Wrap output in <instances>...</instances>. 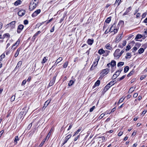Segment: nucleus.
Here are the masks:
<instances>
[{
  "instance_id": "nucleus-36",
  "label": "nucleus",
  "mask_w": 147,
  "mask_h": 147,
  "mask_svg": "<svg viewBox=\"0 0 147 147\" xmlns=\"http://www.w3.org/2000/svg\"><path fill=\"white\" fill-rule=\"evenodd\" d=\"M124 51L123 50H122L118 54V57H117V59L119 58V57L122 54L124 53Z\"/></svg>"
},
{
  "instance_id": "nucleus-25",
  "label": "nucleus",
  "mask_w": 147,
  "mask_h": 147,
  "mask_svg": "<svg viewBox=\"0 0 147 147\" xmlns=\"http://www.w3.org/2000/svg\"><path fill=\"white\" fill-rule=\"evenodd\" d=\"M105 52V51H104L102 49H100L98 51V53L100 55H102Z\"/></svg>"
},
{
  "instance_id": "nucleus-31",
  "label": "nucleus",
  "mask_w": 147,
  "mask_h": 147,
  "mask_svg": "<svg viewBox=\"0 0 147 147\" xmlns=\"http://www.w3.org/2000/svg\"><path fill=\"white\" fill-rule=\"evenodd\" d=\"M144 51V49L143 48H140L138 51V52L139 54H141Z\"/></svg>"
},
{
  "instance_id": "nucleus-59",
  "label": "nucleus",
  "mask_w": 147,
  "mask_h": 147,
  "mask_svg": "<svg viewBox=\"0 0 147 147\" xmlns=\"http://www.w3.org/2000/svg\"><path fill=\"white\" fill-rule=\"evenodd\" d=\"M138 94L137 93H135L133 95V97L135 98L136 97L138 96Z\"/></svg>"
},
{
  "instance_id": "nucleus-60",
  "label": "nucleus",
  "mask_w": 147,
  "mask_h": 147,
  "mask_svg": "<svg viewBox=\"0 0 147 147\" xmlns=\"http://www.w3.org/2000/svg\"><path fill=\"white\" fill-rule=\"evenodd\" d=\"M140 15V13H137L136 15V18H138V17H139Z\"/></svg>"
},
{
  "instance_id": "nucleus-64",
  "label": "nucleus",
  "mask_w": 147,
  "mask_h": 147,
  "mask_svg": "<svg viewBox=\"0 0 147 147\" xmlns=\"http://www.w3.org/2000/svg\"><path fill=\"white\" fill-rule=\"evenodd\" d=\"M3 132H4V131L3 130H1L0 132V138L1 137V136L3 134Z\"/></svg>"
},
{
  "instance_id": "nucleus-44",
  "label": "nucleus",
  "mask_w": 147,
  "mask_h": 147,
  "mask_svg": "<svg viewBox=\"0 0 147 147\" xmlns=\"http://www.w3.org/2000/svg\"><path fill=\"white\" fill-rule=\"evenodd\" d=\"M15 95L12 96L10 99V100L11 102L13 101L15 99Z\"/></svg>"
},
{
  "instance_id": "nucleus-45",
  "label": "nucleus",
  "mask_w": 147,
  "mask_h": 147,
  "mask_svg": "<svg viewBox=\"0 0 147 147\" xmlns=\"http://www.w3.org/2000/svg\"><path fill=\"white\" fill-rule=\"evenodd\" d=\"M118 77L117 76V75L115 74H114L113 76V77L112 78V79L113 80L115 79H116Z\"/></svg>"
},
{
  "instance_id": "nucleus-22",
  "label": "nucleus",
  "mask_w": 147,
  "mask_h": 147,
  "mask_svg": "<svg viewBox=\"0 0 147 147\" xmlns=\"http://www.w3.org/2000/svg\"><path fill=\"white\" fill-rule=\"evenodd\" d=\"M93 42V40H91L90 39H88V43L90 45H91Z\"/></svg>"
},
{
  "instance_id": "nucleus-16",
  "label": "nucleus",
  "mask_w": 147,
  "mask_h": 147,
  "mask_svg": "<svg viewBox=\"0 0 147 147\" xmlns=\"http://www.w3.org/2000/svg\"><path fill=\"white\" fill-rule=\"evenodd\" d=\"M10 35L8 33H6L4 34L3 36V39L5 38H8L10 37Z\"/></svg>"
},
{
  "instance_id": "nucleus-8",
  "label": "nucleus",
  "mask_w": 147,
  "mask_h": 147,
  "mask_svg": "<svg viewBox=\"0 0 147 147\" xmlns=\"http://www.w3.org/2000/svg\"><path fill=\"white\" fill-rule=\"evenodd\" d=\"M25 13V11L24 10H21L19 11L18 13V15L20 16H24Z\"/></svg>"
},
{
  "instance_id": "nucleus-4",
  "label": "nucleus",
  "mask_w": 147,
  "mask_h": 147,
  "mask_svg": "<svg viewBox=\"0 0 147 147\" xmlns=\"http://www.w3.org/2000/svg\"><path fill=\"white\" fill-rule=\"evenodd\" d=\"M16 22L13 21L11 22L10 23L7 25V27L11 28V29H13L15 27V24Z\"/></svg>"
},
{
  "instance_id": "nucleus-54",
  "label": "nucleus",
  "mask_w": 147,
  "mask_h": 147,
  "mask_svg": "<svg viewBox=\"0 0 147 147\" xmlns=\"http://www.w3.org/2000/svg\"><path fill=\"white\" fill-rule=\"evenodd\" d=\"M125 75H123V76L121 78H119V81H121V80H123L125 77Z\"/></svg>"
},
{
  "instance_id": "nucleus-13",
  "label": "nucleus",
  "mask_w": 147,
  "mask_h": 147,
  "mask_svg": "<svg viewBox=\"0 0 147 147\" xmlns=\"http://www.w3.org/2000/svg\"><path fill=\"white\" fill-rule=\"evenodd\" d=\"M55 79H56V77H54L53 79V80L52 81V80L50 81V83L49 84V86H52L55 83Z\"/></svg>"
},
{
  "instance_id": "nucleus-43",
  "label": "nucleus",
  "mask_w": 147,
  "mask_h": 147,
  "mask_svg": "<svg viewBox=\"0 0 147 147\" xmlns=\"http://www.w3.org/2000/svg\"><path fill=\"white\" fill-rule=\"evenodd\" d=\"M115 24H113V25L111 26V27L110 28L109 31L112 32L113 31V28H114V27L113 26Z\"/></svg>"
},
{
  "instance_id": "nucleus-56",
  "label": "nucleus",
  "mask_w": 147,
  "mask_h": 147,
  "mask_svg": "<svg viewBox=\"0 0 147 147\" xmlns=\"http://www.w3.org/2000/svg\"><path fill=\"white\" fill-rule=\"evenodd\" d=\"M125 97L123 98H121L119 100L118 103H120L121 102H122L125 99Z\"/></svg>"
},
{
  "instance_id": "nucleus-51",
  "label": "nucleus",
  "mask_w": 147,
  "mask_h": 147,
  "mask_svg": "<svg viewBox=\"0 0 147 147\" xmlns=\"http://www.w3.org/2000/svg\"><path fill=\"white\" fill-rule=\"evenodd\" d=\"M146 12H145L144 13H143L142 15V18H144L146 16Z\"/></svg>"
},
{
  "instance_id": "nucleus-11",
  "label": "nucleus",
  "mask_w": 147,
  "mask_h": 147,
  "mask_svg": "<svg viewBox=\"0 0 147 147\" xmlns=\"http://www.w3.org/2000/svg\"><path fill=\"white\" fill-rule=\"evenodd\" d=\"M71 135L70 134H69L65 137V139L64 140V142L63 143V145L67 142V140H69V138H71Z\"/></svg>"
},
{
  "instance_id": "nucleus-17",
  "label": "nucleus",
  "mask_w": 147,
  "mask_h": 147,
  "mask_svg": "<svg viewBox=\"0 0 147 147\" xmlns=\"http://www.w3.org/2000/svg\"><path fill=\"white\" fill-rule=\"evenodd\" d=\"M20 49H21V48H19L16 51V52L14 55V56L16 57H17L18 56V55L19 53V52L20 51Z\"/></svg>"
},
{
  "instance_id": "nucleus-62",
  "label": "nucleus",
  "mask_w": 147,
  "mask_h": 147,
  "mask_svg": "<svg viewBox=\"0 0 147 147\" xmlns=\"http://www.w3.org/2000/svg\"><path fill=\"white\" fill-rule=\"evenodd\" d=\"M54 27H54V26L50 30L51 32H53L54 31Z\"/></svg>"
},
{
  "instance_id": "nucleus-41",
  "label": "nucleus",
  "mask_w": 147,
  "mask_h": 147,
  "mask_svg": "<svg viewBox=\"0 0 147 147\" xmlns=\"http://www.w3.org/2000/svg\"><path fill=\"white\" fill-rule=\"evenodd\" d=\"M81 128L79 129L76 132H75L74 135L73 136H75L77 134H78L81 131Z\"/></svg>"
},
{
  "instance_id": "nucleus-21",
  "label": "nucleus",
  "mask_w": 147,
  "mask_h": 147,
  "mask_svg": "<svg viewBox=\"0 0 147 147\" xmlns=\"http://www.w3.org/2000/svg\"><path fill=\"white\" fill-rule=\"evenodd\" d=\"M122 38L121 36H118L117 37L116 39V42H119Z\"/></svg>"
},
{
  "instance_id": "nucleus-20",
  "label": "nucleus",
  "mask_w": 147,
  "mask_h": 147,
  "mask_svg": "<svg viewBox=\"0 0 147 147\" xmlns=\"http://www.w3.org/2000/svg\"><path fill=\"white\" fill-rule=\"evenodd\" d=\"M116 65V62L112 60L111 62V65L112 67H114Z\"/></svg>"
},
{
  "instance_id": "nucleus-33",
  "label": "nucleus",
  "mask_w": 147,
  "mask_h": 147,
  "mask_svg": "<svg viewBox=\"0 0 147 147\" xmlns=\"http://www.w3.org/2000/svg\"><path fill=\"white\" fill-rule=\"evenodd\" d=\"M129 67L128 66H126L124 68V72L126 73L129 70Z\"/></svg>"
},
{
  "instance_id": "nucleus-28",
  "label": "nucleus",
  "mask_w": 147,
  "mask_h": 147,
  "mask_svg": "<svg viewBox=\"0 0 147 147\" xmlns=\"http://www.w3.org/2000/svg\"><path fill=\"white\" fill-rule=\"evenodd\" d=\"M131 57V53H127L126 54V56L125 57L126 59L130 58Z\"/></svg>"
},
{
  "instance_id": "nucleus-38",
  "label": "nucleus",
  "mask_w": 147,
  "mask_h": 147,
  "mask_svg": "<svg viewBox=\"0 0 147 147\" xmlns=\"http://www.w3.org/2000/svg\"><path fill=\"white\" fill-rule=\"evenodd\" d=\"M47 60V59L46 58V57H45L43 59L42 61V64L45 63L46 61Z\"/></svg>"
},
{
  "instance_id": "nucleus-46",
  "label": "nucleus",
  "mask_w": 147,
  "mask_h": 147,
  "mask_svg": "<svg viewBox=\"0 0 147 147\" xmlns=\"http://www.w3.org/2000/svg\"><path fill=\"white\" fill-rule=\"evenodd\" d=\"M5 57V55L4 53H3L0 56V60H1L3 58H4Z\"/></svg>"
},
{
  "instance_id": "nucleus-49",
  "label": "nucleus",
  "mask_w": 147,
  "mask_h": 147,
  "mask_svg": "<svg viewBox=\"0 0 147 147\" xmlns=\"http://www.w3.org/2000/svg\"><path fill=\"white\" fill-rule=\"evenodd\" d=\"M118 31V29H115V28H113V32H114V34H115V33L117 32Z\"/></svg>"
},
{
  "instance_id": "nucleus-14",
  "label": "nucleus",
  "mask_w": 147,
  "mask_h": 147,
  "mask_svg": "<svg viewBox=\"0 0 147 147\" xmlns=\"http://www.w3.org/2000/svg\"><path fill=\"white\" fill-rule=\"evenodd\" d=\"M51 100H49L47 101H46L45 102V104L44 105V106L43 107V108L45 107V108L49 104V103L51 101Z\"/></svg>"
},
{
  "instance_id": "nucleus-26",
  "label": "nucleus",
  "mask_w": 147,
  "mask_h": 147,
  "mask_svg": "<svg viewBox=\"0 0 147 147\" xmlns=\"http://www.w3.org/2000/svg\"><path fill=\"white\" fill-rule=\"evenodd\" d=\"M136 87L134 88L133 87H131L129 89L128 92V93H132L133 92L134 89H135Z\"/></svg>"
},
{
  "instance_id": "nucleus-47",
  "label": "nucleus",
  "mask_w": 147,
  "mask_h": 147,
  "mask_svg": "<svg viewBox=\"0 0 147 147\" xmlns=\"http://www.w3.org/2000/svg\"><path fill=\"white\" fill-rule=\"evenodd\" d=\"M45 141V140H43V141H42V142L40 144V145H39V147H41L44 144Z\"/></svg>"
},
{
  "instance_id": "nucleus-61",
  "label": "nucleus",
  "mask_w": 147,
  "mask_h": 147,
  "mask_svg": "<svg viewBox=\"0 0 147 147\" xmlns=\"http://www.w3.org/2000/svg\"><path fill=\"white\" fill-rule=\"evenodd\" d=\"M115 74H116L117 76H118L120 74V72H119V71H117L115 72Z\"/></svg>"
},
{
  "instance_id": "nucleus-52",
  "label": "nucleus",
  "mask_w": 147,
  "mask_h": 147,
  "mask_svg": "<svg viewBox=\"0 0 147 147\" xmlns=\"http://www.w3.org/2000/svg\"><path fill=\"white\" fill-rule=\"evenodd\" d=\"M95 106H93L90 109V112H92L93 110L95 109Z\"/></svg>"
},
{
  "instance_id": "nucleus-53",
  "label": "nucleus",
  "mask_w": 147,
  "mask_h": 147,
  "mask_svg": "<svg viewBox=\"0 0 147 147\" xmlns=\"http://www.w3.org/2000/svg\"><path fill=\"white\" fill-rule=\"evenodd\" d=\"M131 47L130 45H128L126 47V51H129L130 49H131Z\"/></svg>"
},
{
  "instance_id": "nucleus-48",
  "label": "nucleus",
  "mask_w": 147,
  "mask_h": 147,
  "mask_svg": "<svg viewBox=\"0 0 147 147\" xmlns=\"http://www.w3.org/2000/svg\"><path fill=\"white\" fill-rule=\"evenodd\" d=\"M26 81L25 80H24L22 82V86H24L25 85V84H26Z\"/></svg>"
},
{
  "instance_id": "nucleus-39",
  "label": "nucleus",
  "mask_w": 147,
  "mask_h": 147,
  "mask_svg": "<svg viewBox=\"0 0 147 147\" xmlns=\"http://www.w3.org/2000/svg\"><path fill=\"white\" fill-rule=\"evenodd\" d=\"M134 71L133 70L131 71L130 72V73H129L128 74L127 76L128 77L130 76H131L132 74H134Z\"/></svg>"
},
{
  "instance_id": "nucleus-58",
  "label": "nucleus",
  "mask_w": 147,
  "mask_h": 147,
  "mask_svg": "<svg viewBox=\"0 0 147 147\" xmlns=\"http://www.w3.org/2000/svg\"><path fill=\"white\" fill-rule=\"evenodd\" d=\"M146 76H144V75L142 76L140 78V79L141 80H143V79H144V78H146Z\"/></svg>"
},
{
  "instance_id": "nucleus-29",
  "label": "nucleus",
  "mask_w": 147,
  "mask_h": 147,
  "mask_svg": "<svg viewBox=\"0 0 147 147\" xmlns=\"http://www.w3.org/2000/svg\"><path fill=\"white\" fill-rule=\"evenodd\" d=\"M20 40H19V39H18L14 44L13 45V46L12 47L11 49L13 48V47L16 45H18L20 43Z\"/></svg>"
},
{
  "instance_id": "nucleus-50",
  "label": "nucleus",
  "mask_w": 147,
  "mask_h": 147,
  "mask_svg": "<svg viewBox=\"0 0 147 147\" xmlns=\"http://www.w3.org/2000/svg\"><path fill=\"white\" fill-rule=\"evenodd\" d=\"M68 65V63L67 62H65L63 64V67L65 68L67 67Z\"/></svg>"
},
{
  "instance_id": "nucleus-32",
  "label": "nucleus",
  "mask_w": 147,
  "mask_h": 147,
  "mask_svg": "<svg viewBox=\"0 0 147 147\" xmlns=\"http://www.w3.org/2000/svg\"><path fill=\"white\" fill-rule=\"evenodd\" d=\"M116 82L115 80H113L110 82L109 83H110V86H112L114 84L116 83Z\"/></svg>"
},
{
  "instance_id": "nucleus-37",
  "label": "nucleus",
  "mask_w": 147,
  "mask_h": 147,
  "mask_svg": "<svg viewBox=\"0 0 147 147\" xmlns=\"http://www.w3.org/2000/svg\"><path fill=\"white\" fill-rule=\"evenodd\" d=\"M51 135V133L50 132H49L47 136V137L45 139V140H46L47 139H48L50 137V136Z\"/></svg>"
},
{
  "instance_id": "nucleus-18",
  "label": "nucleus",
  "mask_w": 147,
  "mask_h": 147,
  "mask_svg": "<svg viewBox=\"0 0 147 147\" xmlns=\"http://www.w3.org/2000/svg\"><path fill=\"white\" fill-rule=\"evenodd\" d=\"M100 81L99 80H97L95 83L94 85L93 86V88H94L95 86H98L100 84Z\"/></svg>"
},
{
  "instance_id": "nucleus-23",
  "label": "nucleus",
  "mask_w": 147,
  "mask_h": 147,
  "mask_svg": "<svg viewBox=\"0 0 147 147\" xmlns=\"http://www.w3.org/2000/svg\"><path fill=\"white\" fill-rule=\"evenodd\" d=\"M22 61H19L18 62V63L17 64V65L15 68V69L17 68H19V67H20L22 65Z\"/></svg>"
},
{
  "instance_id": "nucleus-27",
  "label": "nucleus",
  "mask_w": 147,
  "mask_h": 147,
  "mask_svg": "<svg viewBox=\"0 0 147 147\" xmlns=\"http://www.w3.org/2000/svg\"><path fill=\"white\" fill-rule=\"evenodd\" d=\"M124 65V62H120L118 63L117 65L118 67L122 66Z\"/></svg>"
},
{
  "instance_id": "nucleus-5",
  "label": "nucleus",
  "mask_w": 147,
  "mask_h": 147,
  "mask_svg": "<svg viewBox=\"0 0 147 147\" xmlns=\"http://www.w3.org/2000/svg\"><path fill=\"white\" fill-rule=\"evenodd\" d=\"M109 69H106L102 70V72L100 73L101 74V77L102 78L105 75L107 74L109 72Z\"/></svg>"
},
{
  "instance_id": "nucleus-9",
  "label": "nucleus",
  "mask_w": 147,
  "mask_h": 147,
  "mask_svg": "<svg viewBox=\"0 0 147 147\" xmlns=\"http://www.w3.org/2000/svg\"><path fill=\"white\" fill-rule=\"evenodd\" d=\"M112 45H111L109 43H108L106 45L105 47L107 49L111 50L112 49Z\"/></svg>"
},
{
  "instance_id": "nucleus-42",
  "label": "nucleus",
  "mask_w": 147,
  "mask_h": 147,
  "mask_svg": "<svg viewBox=\"0 0 147 147\" xmlns=\"http://www.w3.org/2000/svg\"><path fill=\"white\" fill-rule=\"evenodd\" d=\"M62 60V58L61 57H60L58 58L57 60V61H58L57 64H58Z\"/></svg>"
},
{
  "instance_id": "nucleus-15",
  "label": "nucleus",
  "mask_w": 147,
  "mask_h": 147,
  "mask_svg": "<svg viewBox=\"0 0 147 147\" xmlns=\"http://www.w3.org/2000/svg\"><path fill=\"white\" fill-rule=\"evenodd\" d=\"M111 87V86H110V83H108L105 87L104 90L105 91H107Z\"/></svg>"
},
{
  "instance_id": "nucleus-10",
  "label": "nucleus",
  "mask_w": 147,
  "mask_h": 147,
  "mask_svg": "<svg viewBox=\"0 0 147 147\" xmlns=\"http://www.w3.org/2000/svg\"><path fill=\"white\" fill-rule=\"evenodd\" d=\"M120 51V50L119 49H117L115 50L113 54L114 57L117 58V57H118V55Z\"/></svg>"
},
{
  "instance_id": "nucleus-57",
  "label": "nucleus",
  "mask_w": 147,
  "mask_h": 147,
  "mask_svg": "<svg viewBox=\"0 0 147 147\" xmlns=\"http://www.w3.org/2000/svg\"><path fill=\"white\" fill-rule=\"evenodd\" d=\"M28 23V22L27 20H25L24 21V23L25 25L27 24Z\"/></svg>"
},
{
  "instance_id": "nucleus-35",
  "label": "nucleus",
  "mask_w": 147,
  "mask_h": 147,
  "mask_svg": "<svg viewBox=\"0 0 147 147\" xmlns=\"http://www.w3.org/2000/svg\"><path fill=\"white\" fill-rule=\"evenodd\" d=\"M74 83V81H73V80H70L69 81V83L68 85L69 86H71Z\"/></svg>"
},
{
  "instance_id": "nucleus-24",
  "label": "nucleus",
  "mask_w": 147,
  "mask_h": 147,
  "mask_svg": "<svg viewBox=\"0 0 147 147\" xmlns=\"http://www.w3.org/2000/svg\"><path fill=\"white\" fill-rule=\"evenodd\" d=\"M21 2V1L20 0H17L14 3V4L15 5L17 6L19 4H20Z\"/></svg>"
},
{
  "instance_id": "nucleus-12",
  "label": "nucleus",
  "mask_w": 147,
  "mask_h": 147,
  "mask_svg": "<svg viewBox=\"0 0 147 147\" xmlns=\"http://www.w3.org/2000/svg\"><path fill=\"white\" fill-rule=\"evenodd\" d=\"M131 7L127 8L125 12L123 14V16H125L128 14L129 12L131 10Z\"/></svg>"
},
{
  "instance_id": "nucleus-30",
  "label": "nucleus",
  "mask_w": 147,
  "mask_h": 147,
  "mask_svg": "<svg viewBox=\"0 0 147 147\" xmlns=\"http://www.w3.org/2000/svg\"><path fill=\"white\" fill-rule=\"evenodd\" d=\"M111 17H110L108 18H107V19L106 20L105 22L107 23H109L111 21Z\"/></svg>"
},
{
  "instance_id": "nucleus-63",
  "label": "nucleus",
  "mask_w": 147,
  "mask_h": 147,
  "mask_svg": "<svg viewBox=\"0 0 147 147\" xmlns=\"http://www.w3.org/2000/svg\"><path fill=\"white\" fill-rule=\"evenodd\" d=\"M104 115H105L103 113L99 117L100 118V119H101L104 116Z\"/></svg>"
},
{
  "instance_id": "nucleus-19",
  "label": "nucleus",
  "mask_w": 147,
  "mask_h": 147,
  "mask_svg": "<svg viewBox=\"0 0 147 147\" xmlns=\"http://www.w3.org/2000/svg\"><path fill=\"white\" fill-rule=\"evenodd\" d=\"M19 138L18 136H16L15 137L14 142L15 143V144H17L18 143L17 141L19 140Z\"/></svg>"
},
{
  "instance_id": "nucleus-7",
  "label": "nucleus",
  "mask_w": 147,
  "mask_h": 147,
  "mask_svg": "<svg viewBox=\"0 0 147 147\" xmlns=\"http://www.w3.org/2000/svg\"><path fill=\"white\" fill-rule=\"evenodd\" d=\"M41 11V10L40 9H37L35 11L32 15V16L33 17H34L36 16L39 14Z\"/></svg>"
},
{
  "instance_id": "nucleus-6",
  "label": "nucleus",
  "mask_w": 147,
  "mask_h": 147,
  "mask_svg": "<svg viewBox=\"0 0 147 147\" xmlns=\"http://www.w3.org/2000/svg\"><path fill=\"white\" fill-rule=\"evenodd\" d=\"M24 26L22 24H20L19 25L18 27L17 30V32L18 33H20L23 29L24 28Z\"/></svg>"
},
{
  "instance_id": "nucleus-3",
  "label": "nucleus",
  "mask_w": 147,
  "mask_h": 147,
  "mask_svg": "<svg viewBox=\"0 0 147 147\" xmlns=\"http://www.w3.org/2000/svg\"><path fill=\"white\" fill-rule=\"evenodd\" d=\"M99 60V59H96V60L93 62V64H92L91 67L90 68V70H92L95 69V67L97 65Z\"/></svg>"
},
{
  "instance_id": "nucleus-1",
  "label": "nucleus",
  "mask_w": 147,
  "mask_h": 147,
  "mask_svg": "<svg viewBox=\"0 0 147 147\" xmlns=\"http://www.w3.org/2000/svg\"><path fill=\"white\" fill-rule=\"evenodd\" d=\"M35 1H36V0H32L29 6V10L32 11L36 7L37 4L34 3V2Z\"/></svg>"
},
{
  "instance_id": "nucleus-40",
  "label": "nucleus",
  "mask_w": 147,
  "mask_h": 147,
  "mask_svg": "<svg viewBox=\"0 0 147 147\" xmlns=\"http://www.w3.org/2000/svg\"><path fill=\"white\" fill-rule=\"evenodd\" d=\"M124 24V22L123 21L120 20L119 21L118 24V25H121L122 26Z\"/></svg>"
},
{
  "instance_id": "nucleus-34",
  "label": "nucleus",
  "mask_w": 147,
  "mask_h": 147,
  "mask_svg": "<svg viewBox=\"0 0 147 147\" xmlns=\"http://www.w3.org/2000/svg\"><path fill=\"white\" fill-rule=\"evenodd\" d=\"M142 37V36L141 34H137L136 36L135 39H138L141 38Z\"/></svg>"
},
{
  "instance_id": "nucleus-2",
  "label": "nucleus",
  "mask_w": 147,
  "mask_h": 147,
  "mask_svg": "<svg viewBox=\"0 0 147 147\" xmlns=\"http://www.w3.org/2000/svg\"><path fill=\"white\" fill-rule=\"evenodd\" d=\"M27 112L26 111H25L24 109H22V111H21L18 116L17 117V118L18 119H21L23 115L24 114V115H25Z\"/></svg>"
},
{
  "instance_id": "nucleus-55",
  "label": "nucleus",
  "mask_w": 147,
  "mask_h": 147,
  "mask_svg": "<svg viewBox=\"0 0 147 147\" xmlns=\"http://www.w3.org/2000/svg\"><path fill=\"white\" fill-rule=\"evenodd\" d=\"M41 33V32L40 31H38L35 34H34V36H37L38 34H40Z\"/></svg>"
}]
</instances>
